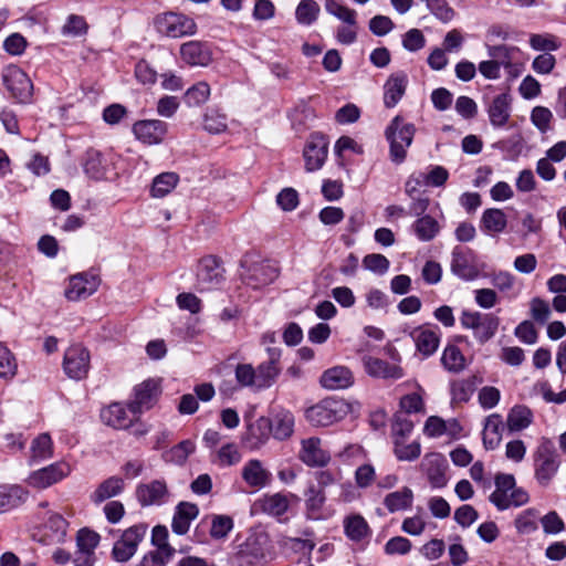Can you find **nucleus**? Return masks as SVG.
<instances>
[{
    "label": "nucleus",
    "instance_id": "obj_20",
    "mask_svg": "<svg viewBox=\"0 0 566 566\" xmlns=\"http://www.w3.org/2000/svg\"><path fill=\"white\" fill-rule=\"evenodd\" d=\"M289 507V495L279 492L262 495L253 503L252 510L270 516H281L287 512Z\"/></svg>",
    "mask_w": 566,
    "mask_h": 566
},
{
    "label": "nucleus",
    "instance_id": "obj_5",
    "mask_svg": "<svg viewBox=\"0 0 566 566\" xmlns=\"http://www.w3.org/2000/svg\"><path fill=\"white\" fill-rule=\"evenodd\" d=\"M349 411L342 399L326 398L305 411L306 420L314 427H328L344 419Z\"/></svg>",
    "mask_w": 566,
    "mask_h": 566
},
{
    "label": "nucleus",
    "instance_id": "obj_42",
    "mask_svg": "<svg viewBox=\"0 0 566 566\" xmlns=\"http://www.w3.org/2000/svg\"><path fill=\"white\" fill-rule=\"evenodd\" d=\"M532 421V410L526 406L517 405L510 410L506 424L511 431H521L530 427Z\"/></svg>",
    "mask_w": 566,
    "mask_h": 566
},
{
    "label": "nucleus",
    "instance_id": "obj_48",
    "mask_svg": "<svg viewBox=\"0 0 566 566\" xmlns=\"http://www.w3.org/2000/svg\"><path fill=\"white\" fill-rule=\"evenodd\" d=\"M167 124L159 119L144 120V144L156 145L163 142Z\"/></svg>",
    "mask_w": 566,
    "mask_h": 566
},
{
    "label": "nucleus",
    "instance_id": "obj_15",
    "mask_svg": "<svg viewBox=\"0 0 566 566\" xmlns=\"http://www.w3.org/2000/svg\"><path fill=\"white\" fill-rule=\"evenodd\" d=\"M298 459L311 468L325 467L331 461L329 453L322 448L319 438L311 437L301 441Z\"/></svg>",
    "mask_w": 566,
    "mask_h": 566
},
{
    "label": "nucleus",
    "instance_id": "obj_53",
    "mask_svg": "<svg viewBox=\"0 0 566 566\" xmlns=\"http://www.w3.org/2000/svg\"><path fill=\"white\" fill-rule=\"evenodd\" d=\"M151 543L156 547L155 552L161 553L166 556H172L175 548L168 543V530L166 526H155L151 534Z\"/></svg>",
    "mask_w": 566,
    "mask_h": 566
},
{
    "label": "nucleus",
    "instance_id": "obj_13",
    "mask_svg": "<svg viewBox=\"0 0 566 566\" xmlns=\"http://www.w3.org/2000/svg\"><path fill=\"white\" fill-rule=\"evenodd\" d=\"M99 280L90 273H78L70 277L64 295L69 301H80L91 296L98 289Z\"/></svg>",
    "mask_w": 566,
    "mask_h": 566
},
{
    "label": "nucleus",
    "instance_id": "obj_11",
    "mask_svg": "<svg viewBox=\"0 0 566 566\" xmlns=\"http://www.w3.org/2000/svg\"><path fill=\"white\" fill-rule=\"evenodd\" d=\"M420 468L433 489H442L448 484V462L442 454H426L421 461Z\"/></svg>",
    "mask_w": 566,
    "mask_h": 566
},
{
    "label": "nucleus",
    "instance_id": "obj_2",
    "mask_svg": "<svg viewBox=\"0 0 566 566\" xmlns=\"http://www.w3.org/2000/svg\"><path fill=\"white\" fill-rule=\"evenodd\" d=\"M534 476L542 486H547L556 475L560 461L553 441L543 437L533 453Z\"/></svg>",
    "mask_w": 566,
    "mask_h": 566
},
{
    "label": "nucleus",
    "instance_id": "obj_7",
    "mask_svg": "<svg viewBox=\"0 0 566 566\" xmlns=\"http://www.w3.org/2000/svg\"><path fill=\"white\" fill-rule=\"evenodd\" d=\"M460 323L463 328L473 331V336L478 343L485 344L495 335L500 319L490 313L463 311Z\"/></svg>",
    "mask_w": 566,
    "mask_h": 566
},
{
    "label": "nucleus",
    "instance_id": "obj_34",
    "mask_svg": "<svg viewBox=\"0 0 566 566\" xmlns=\"http://www.w3.org/2000/svg\"><path fill=\"white\" fill-rule=\"evenodd\" d=\"M124 490V481L118 476H109L101 482L91 495L92 502L99 504L120 494Z\"/></svg>",
    "mask_w": 566,
    "mask_h": 566
},
{
    "label": "nucleus",
    "instance_id": "obj_25",
    "mask_svg": "<svg viewBox=\"0 0 566 566\" xmlns=\"http://www.w3.org/2000/svg\"><path fill=\"white\" fill-rule=\"evenodd\" d=\"M305 515L313 521L325 518L324 507L326 502L325 491L311 483L304 492Z\"/></svg>",
    "mask_w": 566,
    "mask_h": 566
},
{
    "label": "nucleus",
    "instance_id": "obj_64",
    "mask_svg": "<svg viewBox=\"0 0 566 566\" xmlns=\"http://www.w3.org/2000/svg\"><path fill=\"white\" fill-rule=\"evenodd\" d=\"M553 118L552 112L547 107L536 106L531 113L532 123L542 132L545 133L551 127Z\"/></svg>",
    "mask_w": 566,
    "mask_h": 566
},
{
    "label": "nucleus",
    "instance_id": "obj_40",
    "mask_svg": "<svg viewBox=\"0 0 566 566\" xmlns=\"http://www.w3.org/2000/svg\"><path fill=\"white\" fill-rule=\"evenodd\" d=\"M479 379L476 376L458 379L451 382V397L452 401L463 403L470 400L473 395Z\"/></svg>",
    "mask_w": 566,
    "mask_h": 566
},
{
    "label": "nucleus",
    "instance_id": "obj_28",
    "mask_svg": "<svg viewBox=\"0 0 566 566\" xmlns=\"http://www.w3.org/2000/svg\"><path fill=\"white\" fill-rule=\"evenodd\" d=\"M279 357V352L273 349L270 354V359L261 363L255 369L259 389L271 387L280 375Z\"/></svg>",
    "mask_w": 566,
    "mask_h": 566
},
{
    "label": "nucleus",
    "instance_id": "obj_4",
    "mask_svg": "<svg viewBox=\"0 0 566 566\" xmlns=\"http://www.w3.org/2000/svg\"><path fill=\"white\" fill-rule=\"evenodd\" d=\"M415 133V126L406 123L400 116H396L387 126L385 135L390 145V159L394 163L401 164L406 159Z\"/></svg>",
    "mask_w": 566,
    "mask_h": 566
},
{
    "label": "nucleus",
    "instance_id": "obj_61",
    "mask_svg": "<svg viewBox=\"0 0 566 566\" xmlns=\"http://www.w3.org/2000/svg\"><path fill=\"white\" fill-rule=\"evenodd\" d=\"M530 44L536 51H555L560 45L552 34H532Z\"/></svg>",
    "mask_w": 566,
    "mask_h": 566
},
{
    "label": "nucleus",
    "instance_id": "obj_17",
    "mask_svg": "<svg viewBox=\"0 0 566 566\" xmlns=\"http://www.w3.org/2000/svg\"><path fill=\"white\" fill-rule=\"evenodd\" d=\"M328 143L322 135H312L307 140L303 155L307 171L319 169L327 157Z\"/></svg>",
    "mask_w": 566,
    "mask_h": 566
},
{
    "label": "nucleus",
    "instance_id": "obj_55",
    "mask_svg": "<svg viewBox=\"0 0 566 566\" xmlns=\"http://www.w3.org/2000/svg\"><path fill=\"white\" fill-rule=\"evenodd\" d=\"M228 127L227 116L218 111H210L205 115L203 128L210 134H221Z\"/></svg>",
    "mask_w": 566,
    "mask_h": 566
},
{
    "label": "nucleus",
    "instance_id": "obj_36",
    "mask_svg": "<svg viewBox=\"0 0 566 566\" xmlns=\"http://www.w3.org/2000/svg\"><path fill=\"white\" fill-rule=\"evenodd\" d=\"M83 169L91 179L101 180L106 177L107 167L102 158V154L95 149L86 151Z\"/></svg>",
    "mask_w": 566,
    "mask_h": 566
},
{
    "label": "nucleus",
    "instance_id": "obj_3",
    "mask_svg": "<svg viewBox=\"0 0 566 566\" xmlns=\"http://www.w3.org/2000/svg\"><path fill=\"white\" fill-rule=\"evenodd\" d=\"M530 500L528 493L517 488L515 479L512 474H497L495 478V490L490 495V502L500 511H504L511 506H522Z\"/></svg>",
    "mask_w": 566,
    "mask_h": 566
},
{
    "label": "nucleus",
    "instance_id": "obj_23",
    "mask_svg": "<svg viewBox=\"0 0 566 566\" xmlns=\"http://www.w3.org/2000/svg\"><path fill=\"white\" fill-rule=\"evenodd\" d=\"M408 76L405 72L391 74L384 85V104L388 108L395 107L406 93Z\"/></svg>",
    "mask_w": 566,
    "mask_h": 566
},
{
    "label": "nucleus",
    "instance_id": "obj_38",
    "mask_svg": "<svg viewBox=\"0 0 566 566\" xmlns=\"http://www.w3.org/2000/svg\"><path fill=\"white\" fill-rule=\"evenodd\" d=\"M169 491L164 480H154L144 485V506L161 505L168 501Z\"/></svg>",
    "mask_w": 566,
    "mask_h": 566
},
{
    "label": "nucleus",
    "instance_id": "obj_63",
    "mask_svg": "<svg viewBox=\"0 0 566 566\" xmlns=\"http://www.w3.org/2000/svg\"><path fill=\"white\" fill-rule=\"evenodd\" d=\"M87 24L83 17L71 14L62 28L64 35L80 36L86 33Z\"/></svg>",
    "mask_w": 566,
    "mask_h": 566
},
{
    "label": "nucleus",
    "instance_id": "obj_26",
    "mask_svg": "<svg viewBox=\"0 0 566 566\" xmlns=\"http://www.w3.org/2000/svg\"><path fill=\"white\" fill-rule=\"evenodd\" d=\"M139 539V528L137 526L126 530L122 538L114 545L113 555L115 559L118 562L128 560L137 552Z\"/></svg>",
    "mask_w": 566,
    "mask_h": 566
},
{
    "label": "nucleus",
    "instance_id": "obj_24",
    "mask_svg": "<svg viewBox=\"0 0 566 566\" xmlns=\"http://www.w3.org/2000/svg\"><path fill=\"white\" fill-rule=\"evenodd\" d=\"M241 475L247 485L256 490L265 488L271 482V472L258 459L249 460L243 465Z\"/></svg>",
    "mask_w": 566,
    "mask_h": 566
},
{
    "label": "nucleus",
    "instance_id": "obj_51",
    "mask_svg": "<svg viewBox=\"0 0 566 566\" xmlns=\"http://www.w3.org/2000/svg\"><path fill=\"white\" fill-rule=\"evenodd\" d=\"M325 10L340 20L344 24H355L357 12L337 0H326Z\"/></svg>",
    "mask_w": 566,
    "mask_h": 566
},
{
    "label": "nucleus",
    "instance_id": "obj_19",
    "mask_svg": "<svg viewBox=\"0 0 566 566\" xmlns=\"http://www.w3.org/2000/svg\"><path fill=\"white\" fill-rule=\"evenodd\" d=\"M411 337L417 350L423 356H431L440 344V332L438 327L422 325L411 332Z\"/></svg>",
    "mask_w": 566,
    "mask_h": 566
},
{
    "label": "nucleus",
    "instance_id": "obj_10",
    "mask_svg": "<svg viewBox=\"0 0 566 566\" xmlns=\"http://www.w3.org/2000/svg\"><path fill=\"white\" fill-rule=\"evenodd\" d=\"M90 360V353L85 347L81 345H72L64 354V373L72 379H83L87 376Z\"/></svg>",
    "mask_w": 566,
    "mask_h": 566
},
{
    "label": "nucleus",
    "instance_id": "obj_56",
    "mask_svg": "<svg viewBox=\"0 0 566 566\" xmlns=\"http://www.w3.org/2000/svg\"><path fill=\"white\" fill-rule=\"evenodd\" d=\"M161 395V379L149 378L144 381V409L156 405Z\"/></svg>",
    "mask_w": 566,
    "mask_h": 566
},
{
    "label": "nucleus",
    "instance_id": "obj_54",
    "mask_svg": "<svg viewBox=\"0 0 566 566\" xmlns=\"http://www.w3.org/2000/svg\"><path fill=\"white\" fill-rule=\"evenodd\" d=\"M538 512L535 509L523 511L515 520V527L518 533L530 534L537 528Z\"/></svg>",
    "mask_w": 566,
    "mask_h": 566
},
{
    "label": "nucleus",
    "instance_id": "obj_8",
    "mask_svg": "<svg viewBox=\"0 0 566 566\" xmlns=\"http://www.w3.org/2000/svg\"><path fill=\"white\" fill-rule=\"evenodd\" d=\"M71 465L64 461L52 463L48 467L32 471L25 482L36 490H45L70 475Z\"/></svg>",
    "mask_w": 566,
    "mask_h": 566
},
{
    "label": "nucleus",
    "instance_id": "obj_58",
    "mask_svg": "<svg viewBox=\"0 0 566 566\" xmlns=\"http://www.w3.org/2000/svg\"><path fill=\"white\" fill-rule=\"evenodd\" d=\"M424 45L426 38L419 29H410L402 35V46L409 52H417Z\"/></svg>",
    "mask_w": 566,
    "mask_h": 566
},
{
    "label": "nucleus",
    "instance_id": "obj_37",
    "mask_svg": "<svg viewBox=\"0 0 566 566\" xmlns=\"http://www.w3.org/2000/svg\"><path fill=\"white\" fill-rule=\"evenodd\" d=\"M294 416L287 410L277 412L271 422V431L275 439L285 440L290 438L294 431Z\"/></svg>",
    "mask_w": 566,
    "mask_h": 566
},
{
    "label": "nucleus",
    "instance_id": "obj_62",
    "mask_svg": "<svg viewBox=\"0 0 566 566\" xmlns=\"http://www.w3.org/2000/svg\"><path fill=\"white\" fill-rule=\"evenodd\" d=\"M232 527L233 522L231 517L224 515L216 516L211 523L210 535L217 539L224 538Z\"/></svg>",
    "mask_w": 566,
    "mask_h": 566
},
{
    "label": "nucleus",
    "instance_id": "obj_39",
    "mask_svg": "<svg viewBox=\"0 0 566 566\" xmlns=\"http://www.w3.org/2000/svg\"><path fill=\"white\" fill-rule=\"evenodd\" d=\"M413 501L412 491L405 486L398 491L387 494L384 499V505L390 513L407 510Z\"/></svg>",
    "mask_w": 566,
    "mask_h": 566
},
{
    "label": "nucleus",
    "instance_id": "obj_30",
    "mask_svg": "<svg viewBox=\"0 0 566 566\" xmlns=\"http://www.w3.org/2000/svg\"><path fill=\"white\" fill-rule=\"evenodd\" d=\"M29 497V492L18 484H0V513L9 511L24 503Z\"/></svg>",
    "mask_w": 566,
    "mask_h": 566
},
{
    "label": "nucleus",
    "instance_id": "obj_35",
    "mask_svg": "<svg viewBox=\"0 0 566 566\" xmlns=\"http://www.w3.org/2000/svg\"><path fill=\"white\" fill-rule=\"evenodd\" d=\"M507 218L503 210L497 208L486 209L481 217V228L486 233L497 234L505 230Z\"/></svg>",
    "mask_w": 566,
    "mask_h": 566
},
{
    "label": "nucleus",
    "instance_id": "obj_1",
    "mask_svg": "<svg viewBox=\"0 0 566 566\" xmlns=\"http://www.w3.org/2000/svg\"><path fill=\"white\" fill-rule=\"evenodd\" d=\"M134 398L127 403L113 402L101 409V421L116 430H127L137 424L142 417V389L134 388Z\"/></svg>",
    "mask_w": 566,
    "mask_h": 566
},
{
    "label": "nucleus",
    "instance_id": "obj_32",
    "mask_svg": "<svg viewBox=\"0 0 566 566\" xmlns=\"http://www.w3.org/2000/svg\"><path fill=\"white\" fill-rule=\"evenodd\" d=\"M345 535L353 542H360L370 535L367 521L359 514H350L343 522Z\"/></svg>",
    "mask_w": 566,
    "mask_h": 566
},
{
    "label": "nucleus",
    "instance_id": "obj_43",
    "mask_svg": "<svg viewBox=\"0 0 566 566\" xmlns=\"http://www.w3.org/2000/svg\"><path fill=\"white\" fill-rule=\"evenodd\" d=\"M178 182L179 176L176 172H163L153 180L150 196L154 198H164L176 188Z\"/></svg>",
    "mask_w": 566,
    "mask_h": 566
},
{
    "label": "nucleus",
    "instance_id": "obj_9",
    "mask_svg": "<svg viewBox=\"0 0 566 566\" xmlns=\"http://www.w3.org/2000/svg\"><path fill=\"white\" fill-rule=\"evenodd\" d=\"M2 82L11 96L19 102H28L33 92V84L28 74L17 65H9L2 72Z\"/></svg>",
    "mask_w": 566,
    "mask_h": 566
},
{
    "label": "nucleus",
    "instance_id": "obj_49",
    "mask_svg": "<svg viewBox=\"0 0 566 566\" xmlns=\"http://www.w3.org/2000/svg\"><path fill=\"white\" fill-rule=\"evenodd\" d=\"M394 452L400 461H413L419 458L421 447L419 442H408V438H405L394 441Z\"/></svg>",
    "mask_w": 566,
    "mask_h": 566
},
{
    "label": "nucleus",
    "instance_id": "obj_22",
    "mask_svg": "<svg viewBox=\"0 0 566 566\" xmlns=\"http://www.w3.org/2000/svg\"><path fill=\"white\" fill-rule=\"evenodd\" d=\"M319 384L327 390L346 389L354 384V375L346 366H334L322 374Z\"/></svg>",
    "mask_w": 566,
    "mask_h": 566
},
{
    "label": "nucleus",
    "instance_id": "obj_29",
    "mask_svg": "<svg viewBox=\"0 0 566 566\" xmlns=\"http://www.w3.org/2000/svg\"><path fill=\"white\" fill-rule=\"evenodd\" d=\"M490 122L494 127H503L511 113V98L506 93L500 94L493 98L489 109Z\"/></svg>",
    "mask_w": 566,
    "mask_h": 566
},
{
    "label": "nucleus",
    "instance_id": "obj_41",
    "mask_svg": "<svg viewBox=\"0 0 566 566\" xmlns=\"http://www.w3.org/2000/svg\"><path fill=\"white\" fill-rule=\"evenodd\" d=\"M502 417L497 413L490 415L485 419L483 430V444L486 449H494L501 441Z\"/></svg>",
    "mask_w": 566,
    "mask_h": 566
},
{
    "label": "nucleus",
    "instance_id": "obj_45",
    "mask_svg": "<svg viewBox=\"0 0 566 566\" xmlns=\"http://www.w3.org/2000/svg\"><path fill=\"white\" fill-rule=\"evenodd\" d=\"M210 94V85L205 81H200L185 92L184 101L189 107H198L209 99Z\"/></svg>",
    "mask_w": 566,
    "mask_h": 566
},
{
    "label": "nucleus",
    "instance_id": "obj_21",
    "mask_svg": "<svg viewBox=\"0 0 566 566\" xmlns=\"http://www.w3.org/2000/svg\"><path fill=\"white\" fill-rule=\"evenodd\" d=\"M365 371L375 378L400 379L403 377V370L398 365H391L386 360L366 355L363 357Z\"/></svg>",
    "mask_w": 566,
    "mask_h": 566
},
{
    "label": "nucleus",
    "instance_id": "obj_18",
    "mask_svg": "<svg viewBox=\"0 0 566 566\" xmlns=\"http://www.w3.org/2000/svg\"><path fill=\"white\" fill-rule=\"evenodd\" d=\"M279 276V268L271 262L253 263L244 275L248 285L259 289L271 284Z\"/></svg>",
    "mask_w": 566,
    "mask_h": 566
},
{
    "label": "nucleus",
    "instance_id": "obj_6",
    "mask_svg": "<svg viewBox=\"0 0 566 566\" xmlns=\"http://www.w3.org/2000/svg\"><path fill=\"white\" fill-rule=\"evenodd\" d=\"M153 25L159 34L171 39L193 35L197 32V24L191 18L176 12L156 15Z\"/></svg>",
    "mask_w": 566,
    "mask_h": 566
},
{
    "label": "nucleus",
    "instance_id": "obj_14",
    "mask_svg": "<svg viewBox=\"0 0 566 566\" xmlns=\"http://www.w3.org/2000/svg\"><path fill=\"white\" fill-rule=\"evenodd\" d=\"M181 60L190 66L206 67L212 62V50L208 43L188 41L180 45Z\"/></svg>",
    "mask_w": 566,
    "mask_h": 566
},
{
    "label": "nucleus",
    "instance_id": "obj_33",
    "mask_svg": "<svg viewBox=\"0 0 566 566\" xmlns=\"http://www.w3.org/2000/svg\"><path fill=\"white\" fill-rule=\"evenodd\" d=\"M241 553L255 560H261L269 553V537L265 533L250 535L244 542Z\"/></svg>",
    "mask_w": 566,
    "mask_h": 566
},
{
    "label": "nucleus",
    "instance_id": "obj_60",
    "mask_svg": "<svg viewBox=\"0 0 566 566\" xmlns=\"http://www.w3.org/2000/svg\"><path fill=\"white\" fill-rule=\"evenodd\" d=\"M235 379L242 387H256V371L250 364H239L235 367Z\"/></svg>",
    "mask_w": 566,
    "mask_h": 566
},
{
    "label": "nucleus",
    "instance_id": "obj_12",
    "mask_svg": "<svg viewBox=\"0 0 566 566\" xmlns=\"http://www.w3.org/2000/svg\"><path fill=\"white\" fill-rule=\"evenodd\" d=\"M99 535L88 528H81L76 534L75 566H93L95 563V548L99 543Z\"/></svg>",
    "mask_w": 566,
    "mask_h": 566
},
{
    "label": "nucleus",
    "instance_id": "obj_57",
    "mask_svg": "<svg viewBox=\"0 0 566 566\" xmlns=\"http://www.w3.org/2000/svg\"><path fill=\"white\" fill-rule=\"evenodd\" d=\"M389 260L379 253L367 254L363 259V266L377 274H385L389 269Z\"/></svg>",
    "mask_w": 566,
    "mask_h": 566
},
{
    "label": "nucleus",
    "instance_id": "obj_27",
    "mask_svg": "<svg viewBox=\"0 0 566 566\" xmlns=\"http://www.w3.org/2000/svg\"><path fill=\"white\" fill-rule=\"evenodd\" d=\"M197 277L207 289L218 284L223 277L218 260L211 255L202 258L198 265Z\"/></svg>",
    "mask_w": 566,
    "mask_h": 566
},
{
    "label": "nucleus",
    "instance_id": "obj_31",
    "mask_svg": "<svg viewBox=\"0 0 566 566\" xmlns=\"http://www.w3.org/2000/svg\"><path fill=\"white\" fill-rule=\"evenodd\" d=\"M52 457L53 442L49 433H41L32 440L29 458V463L31 465L49 460Z\"/></svg>",
    "mask_w": 566,
    "mask_h": 566
},
{
    "label": "nucleus",
    "instance_id": "obj_46",
    "mask_svg": "<svg viewBox=\"0 0 566 566\" xmlns=\"http://www.w3.org/2000/svg\"><path fill=\"white\" fill-rule=\"evenodd\" d=\"M441 363L443 367L451 373H460L465 368V358L461 350L454 345H449L444 348Z\"/></svg>",
    "mask_w": 566,
    "mask_h": 566
},
{
    "label": "nucleus",
    "instance_id": "obj_16",
    "mask_svg": "<svg viewBox=\"0 0 566 566\" xmlns=\"http://www.w3.org/2000/svg\"><path fill=\"white\" fill-rule=\"evenodd\" d=\"M69 528V522L56 512H48L44 523L41 526L44 544H60L64 542Z\"/></svg>",
    "mask_w": 566,
    "mask_h": 566
},
{
    "label": "nucleus",
    "instance_id": "obj_59",
    "mask_svg": "<svg viewBox=\"0 0 566 566\" xmlns=\"http://www.w3.org/2000/svg\"><path fill=\"white\" fill-rule=\"evenodd\" d=\"M217 458L220 465L229 467L240 462L241 453L237 444L228 443L219 449Z\"/></svg>",
    "mask_w": 566,
    "mask_h": 566
},
{
    "label": "nucleus",
    "instance_id": "obj_44",
    "mask_svg": "<svg viewBox=\"0 0 566 566\" xmlns=\"http://www.w3.org/2000/svg\"><path fill=\"white\" fill-rule=\"evenodd\" d=\"M412 229L419 240L427 242L436 238L440 231V226L433 217L423 214L415 221Z\"/></svg>",
    "mask_w": 566,
    "mask_h": 566
},
{
    "label": "nucleus",
    "instance_id": "obj_47",
    "mask_svg": "<svg viewBox=\"0 0 566 566\" xmlns=\"http://www.w3.org/2000/svg\"><path fill=\"white\" fill-rule=\"evenodd\" d=\"M518 52V49L515 46H506V45H492L488 48V53L491 59H493L496 64L501 67L512 69L514 67V55Z\"/></svg>",
    "mask_w": 566,
    "mask_h": 566
},
{
    "label": "nucleus",
    "instance_id": "obj_50",
    "mask_svg": "<svg viewBox=\"0 0 566 566\" xmlns=\"http://www.w3.org/2000/svg\"><path fill=\"white\" fill-rule=\"evenodd\" d=\"M18 371V363L14 354L0 343V378L10 380Z\"/></svg>",
    "mask_w": 566,
    "mask_h": 566
},
{
    "label": "nucleus",
    "instance_id": "obj_52",
    "mask_svg": "<svg viewBox=\"0 0 566 566\" xmlns=\"http://www.w3.org/2000/svg\"><path fill=\"white\" fill-rule=\"evenodd\" d=\"M319 6L314 0H302L295 11V17L301 24H312L318 17Z\"/></svg>",
    "mask_w": 566,
    "mask_h": 566
}]
</instances>
